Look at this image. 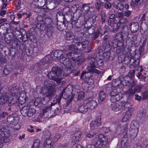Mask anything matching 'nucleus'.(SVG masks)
Listing matches in <instances>:
<instances>
[{
  "label": "nucleus",
  "mask_w": 148,
  "mask_h": 148,
  "mask_svg": "<svg viewBox=\"0 0 148 148\" xmlns=\"http://www.w3.org/2000/svg\"><path fill=\"white\" fill-rule=\"evenodd\" d=\"M99 60L98 58L96 57L95 58H92L90 59V66L88 67V69L89 72H84L81 73L80 76V78L82 79H86L89 78L91 77L92 75H89V74L91 73H96L97 74H99L100 73V72L98 71L97 69L94 68L97 67V60Z\"/></svg>",
  "instance_id": "1"
},
{
  "label": "nucleus",
  "mask_w": 148,
  "mask_h": 148,
  "mask_svg": "<svg viewBox=\"0 0 148 148\" xmlns=\"http://www.w3.org/2000/svg\"><path fill=\"white\" fill-rule=\"evenodd\" d=\"M62 72L63 71L60 68L53 66L52 69L51 71L49 72L47 76L49 78L56 81L57 84H59L63 77Z\"/></svg>",
  "instance_id": "2"
},
{
  "label": "nucleus",
  "mask_w": 148,
  "mask_h": 148,
  "mask_svg": "<svg viewBox=\"0 0 148 148\" xmlns=\"http://www.w3.org/2000/svg\"><path fill=\"white\" fill-rule=\"evenodd\" d=\"M56 90L53 88L48 89L45 88H41L40 93L45 97H43L42 101L43 103H47L49 102L55 95Z\"/></svg>",
  "instance_id": "3"
},
{
  "label": "nucleus",
  "mask_w": 148,
  "mask_h": 148,
  "mask_svg": "<svg viewBox=\"0 0 148 148\" xmlns=\"http://www.w3.org/2000/svg\"><path fill=\"white\" fill-rule=\"evenodd\" d=\"M125 58L124 59L126 63L129 64V67L130 68L136 67L139 64V60L138 58L137 59L135 57H133L130 54V52L128 51L125 54Z\"/></svg>",
  "instance_id": "4"
},
{
  "label": "nucleus",
  "mask_w": 148,
  "mask_h": 148,
  "mask_svg": "<svg viewBox=\"0 0 148 148\" xmlns=\"http://www.w3.org/2000/svg\"><path fill=\"white\" fill-rule=\"evenodd\" d=\"M121 84L123 86H130L133 88L136 85V81L132 78L121 75Z\"/></svg>",
  "instance_id": "5"
},
{
  "label": "nucleus",
  "mask_w": 148,
  "mask_h": 148,
  "mask_svg": "<svg viewBox=\"0 0 148 148\" xmlns=\"http://www.w3.org/2000/svg\"><path fill=\"white\" fill-rule=\"evenodd\" d=\"M48 20L50 21L51 19L49 18H43L41 16H38L37 18V25L40 29L43 30L45 29Z\"/></svg>",
  "instance_id": "6"
},
{
  "label": "nucleus",
  "mask_w": 148,
  "mask_h": 148,
  "mask_svg": "<svg viewBox=\"0 0 148 148\" xmlns=\"http://www.w3.org/2000/svg\"><path fill=\"white\" fill-rule=\"evenodd\" d=\"M84 104L87 106L88 109H93L95 108L97 106L96 101L93 99L92 98H88L84 101Z\"/></svg>",
  "instance_id": "7"
},
{
  "label": "nucleus",
  "mask_w": 148,
  "mask_h": 148,
  "mask_svg": "<svg viewBox=\"0 0 148 148\" xmlns=\"http://www.w3.org/2000/svg\"><path fill=\"white\" fill-rule=\"evenodd\" d=\"M115 39L112 40V45L113 47L117 46V41L122 42L124 41L123 34L122 33H117L115 35Z\"/></svg>",
  "instance_id": "8"
},
{
  "label": "nucleus",
  "mask_w": 148,
  "mask_h": 148,
  "mask_svg": "<svg viewBox=\"0 0 148 148\" xmlns=\"http://www.w3.org/2000/svg\"><path fill=\"white\" fill-rule=\"evenodd\" d=\"M89 42V41L88 40L83 41L82 40L76 46V49L79 50H83L88 47Z\"/></svg>",
  "instance_id": "9"
},
{
  "label": "nucleus",
  "mask_w": 148,
  "mask_h": 148,
  "mask_svg": "<svg viewBox=\"0 0 148 148\" xmlns=\"http://www.w3.org/2000/svg\"><path fill=\"white\" fill-rule=\"evenodd\" d=\"M87 106L84 104V101L83 105L80 104L76 107L75 111L81 113L86 112L88 111Z\"/></svg>",
  "instance_id": "10"
},
{
  "label": "nucleus",
  "mask_w": 148,
  "mask_h": 148,
  "mask_svg": "<svg viewBox=\"0 0 148 148\" xmlns=\"http://www.w3.org/2000/svg\"><path fill=\"white\" fill-rule=\"evenodd\" d=\"M122 106L123 105L121 103H112L110 106V108L112 110L115 112H117L120 110Z\"/></svg>",
  "instance_id": "11"
},
{
  "label": "nucleus",
  "mask_w": 148,
  "mask_h": 148,
  "mask_svg": "<svg viewBox=\"0 0 148 148\" xmlns=\"http://www.w3.org/2000/svg\"><path fill=\"white\" fill-rule=\"evenodd\" d=\"M82 133L80 131L76 132L74 135L73 136L72 139L70 140V141L72 143H75L79 141L81 137Z\"/></svg>",
  "instance_id": "12"
},
{
  "label": "nucleus",
  "mask_w": 148,
  "mask_h": 148,
  "mask_svg": "<svg viewBox=\"0 0 148 148\" xmlns=\"http://www.w3.org/2000/svg\"><path fill=\"white\" fill-rule=\"evenodd\" d=\"M130 24V29L132 32L135 33L138 30V23L137 22H133Z\"/></svg>",
  "instance_id": "13"
},
{
  "label": "nucleus",
  "mask_w": 148,
  "mask_h": 148,
  "mask_svg": "<svg viewBox=\"0 0 148 148\" xmlns=\"http://www.w3.org/2000/svg\"><path fill=\"white\" fill-rule=\"evenodd\" d=\"M26 94L23 92H20L19 95V98L18 97L16 98L17 99L18 101L21 104H22L26 102Z\"/></svg>",
  "instance_id": "14"
},
{
  "label": "nucleus",
  "mask_w": 148,
  "mask_h": 148,
  "mask_svg": "<svg viewBox=\"0 0 148 148\" xmlns=\"http://www.w3.org/2000/svg\"><path fill=\"white\" fill-rule=\"evenodd\" d=\"M99 136L94 138L92 141L93 143L95 145L96 147H97L99 148H101L102 146L103 145L100 139L99 138Z\"/></svg>",
  "instance_id": "15"
},
{
  "label": "nucleus",
  "mask_w": 148,
  "mask_h": 148,
  "mask_svg": "<svg viewBox=\"0 0 148 148\" xmlns=\"http://www.w3.org/2000/svg\"><path fill=\"white\" fill-rule=\"evenodd\" d=\"M63 51L65 53V55L69 59V60L70 59H71L72 60H75V58L76 57L75 56L76 54H75L74 52L71 51L66 53L67 52V51Z\"/></svg>",
  "instance_id": "16"
},
{
  "label": "nucleus",
  "mask_w": 148,
  "mask_h": 148,
  "mask_svg": "<svg viewBox=\"0 0 148 148\" xmlns=\"http://www.w3.org/2000/svg\"><path fill=\"white\" fill-rule=\"evenodd\" d=\"M63 95H65V90H63L62 91V96H63ZM61 97L62 96H57L54 98L53 101V102L51 103V104H52V106L57 103L59 104L60 103Z\"/></svg>",
  "instance_id": "17"
},
{
  "label": "nucleus",
  "mask_w": 148,
  "mask_h": 148,
  "mask_svg": "<svg viewBox=\"0 0 148 148\" xmlns=\"http://www.w3.org/2000/svg\"><path fill=\"white\" fill-rule=\"evenodd\" d=\"M59 14L60 15H62V18L63 19V21L65 23L66 22L68 23L69 22H70L72 19V16L71 15H68L67 14H66L64 16L63 15V14L62 12L58 13V14Z\"/></svg>",
  "instance_id": "18"
},
{
  "label": "nucleus",
  "mask_w": 148,
  "mask_h": 148,
  "mask_svg": "<svg viewBox=\"0 0 148 148\" xmlns=\"http://www.w3.org/2000/svg\"><path fill=\"white\" fill-rule=\"evenodd\" d=\"M139 127V123L138 121H132L130 124V128L132 130V131H133V130H138Z\"/></svg>",
  "instance_id": "19"
},
{
  "label": "nucleus",
  "mask_w": 148,
  "mask_h": 148,
  "mask_svg": "<svg viewBox=\"0 0 148 148\" xmlns=\"http://www.w3.org/2000/svg\"><path fill=\"white\" fill-rule=\"evenodd\" d=\"M98 136L103 145H106L108 144V141L107 136L102 134H100Z\"/></svg>",
  "instance_id": "20"
},
{
  "label": "nucleus",
  "mask_w": 148,
  "mask_h": 148,
  "mask_svg": "<svg viewBox=\"0 0 148 148\" xmlns=\"http://www.w3.org/2000/svg\"><path fill=\"white\" fill-rule=\"evenodd\" d=\"M113 7L119 10L122 11L124 8V5L121 3L114 2L112 4Z\"/></svg>",
  "instance_id": "21"
},
{
  "label": "nucleus",
  "mask_w": 148,
  "mask_h": 148,
  "mask_svg": "<svg viewBox=\"0 0 148 148\" xmlns=\"http://www.w3.org/2000/svg\"><path fill=\"white\" fill-rule=\"evenodd\" d=\"M66 23L63 21H58L57 23V27L58 29L60 31H62L65 29Z\"/></svg>",
  "instance_id": "22"
},
{
  "label": "nucleus",
  "mask_w": 148,
  "mask_h": 148,
  "mask_svg": "<svg viewBox=\"0 0 148 148\" xmlns=\"http://www.w3.org/2000/svg\"><path fill=\"white\" fill-rule=\"evenodd\" d=\"M106 97V94L104 91H101L99 94V102L101 103L105 99Z\"/></svg>",
  "instance_id": "23"
},
{
  "label": "nucleus",
  "mask_w": 148,
  "mask_h": 148,
  "mask_svg": "<svg viewBox=\"0 0 148 148\" xmlns=\"http://www.w3.org/2000/svg\"><path fill=\"white\" fill-rule=\"evenodd\" d=\"M29 106H25L23 107L21 110V112L22 115L24 116H27Z\"/></svg>",
  "instance_id": "24"
},
{
  "label": "nucleus",
  "mask_w": 148,
  "mask_h": 148,
  "mask_svg": "<svg viewBox=\"0 0 148 148\" xmlns=\"http://www.w3.org/2000/svg\"><path fill=\"white\" fill-rule=\"evenodd\" d=\"M127 139L125 136L123 137L122 138L121 144L119 146L121 148H125L127 145Z\"/></svg>",
  "instance_id": "25"
},
{
  "label": "nucleus",
  "mask_w": 148,
  "mask_h": 148,
  "mask_svg": "<svg viewBox=\"0 0 148 148\" xmlns=\"http://www.w3.org/2000/svg\"><path fill=\"white\" fill-rule=\"evenodd\" d=\"M122 25L121 23H118L117 24H114L113 26L112 29L111 30V32H115L119 30H121V26Z\"/></svg>",
  "instance_id": "26"
},
{
  "label": "nucleus",
  "mask_w": 148,
  "mask_h": 148,
  "mask_svg": "<svg viewBox=\"0 0 148 148\" xmlns=\"http://www.w3.org/2000/svg\"><path fill=\"white\" fill-rule=\"evenodd\" d=\"M112 85L114 87H116L120 84H121V76H120L119 78L115 79H114L112 82Z\"/></svg>",
  "instance_id": "27"
},
{
  "label": "nucleus",
  "mask_w": 148,
  "mask_h": 148,
  "mask_svg": "<svg viewBox=\"0 0 148 148\" xmlns=\"http://www.w3.org/2000/svg\"><path fill=\"white\" fill-rule=\"evenodd\" d=\"M9 100L8 96L6 95H1L0 97V104H3L6 103Z\"/></svg>",
  "instance_id": "28"
},
{
  "label": "nucleus",
  "mask_w": 148,
  "mask_h": 148,
  "mask_svg": "<svg viewBox=\"0 0 148 148\" xmlns=\"http://www.w3.org/2000/svg\"><path fill=\"white\" fill-rule=\"evenodd\" d=\"M140 114L142 119H145L146 120L148 119V114H147V110L143 109L140 111Z\"/></svg>",
  "instance_id": "29"
},
{
  "label": "nucleus",
  "mask_w": 148,
  "mask_h": 148,
  "mask_svg": "<svg viewBox=\"0 0 148 148\" xmlns=\"http://www.w3.org/2000/svg\"><path fill=\"white\" fill-rule=\"evenodd\" d=\"M14 103L11 105L12 107L13 108L14 111L17 112L20 109V103L18 101L17 99Z\"/></svg>",
  "instance_id": "30"
},
{
  "label": "nucleus",
  "mask_w": 148,
  "mask_h": 148,
  "mask_svg": "<svg viewBox=\"0 0 148 148\" xmlns=\"http://www.w3.org/2000/svg\"><path fill=\"white\" fill-rule=\"evenodd\" d=\"M53 83V82L51 81L49 79H46L44 82V85L45 86V87H44L43 88H45L48 89L52 88L51 87L53 85L52 84Z\"/></svg>",
  "instance_id": "31"
},
{
  "label": "nucleus",
  "mask_w": 148,
  "mask_h": 148,
  "mask_svg": "<svg viewBox=\"0 0 148 148\" xmlns=\"http://www.w3.org/2000/svg\"><path fill=\"white\" fill-rule=\"evenodd\" d=\"M82 57L81 56H76L75 58V60H73L75 61V65L79 67L82 63Z\"/></svg>",
  "instance_id": "32"
},
{
  "label": "nucleus",
  "mask_w": 148,
  "mask_h": 148,
  "mask_svg": "<svg viewBox=\"0 0 148 148\" xmlns=\"http://www.w3.org/2000/svg\"><path fill=\"white\" fill-rule=\"evenodd\" d=\"M136 92L135 90L132 88H130L126 91V94L129 97H131L132 96H133L135 93Z\"/></svg>",
  "instance_id": "33"
},
{
  "label": "nucleus",
  "mask_w": 148,
  "mask_h": 148,
  "mask_svg": "<svg viewBox=\"0 0 148 148\" xmlns=\"http://www.w3.org/2000/svg\"><path fill=\"white\" fill-rule=\"evenodd\" d=\"M53 27L51 25V24H50L49 25V24H48L47 30V34L48 37H50L51 36L53 32Z\"/></svg>",
  "instance_id": "34"
},
{
  "label": "nucleus",
  "mask_w": 148,
  "mask_h": 148,
  "mask_svg": "<svg viewBox=\"0 0 148 148\" xmlns=\"http://www.w3.org/2000/svg\"><path fill=\"white\" fill-rule=\"evenodd\" d=\"M27 116L31 117L33 116L36 112V110L32 108H30V107L28 110Z\"/></svg>",
  "instance_id": "35"
},
{
  "label": "nucleus",
  "mask_w": 148,
  "mask_h": 148,
  "mask_svg": "<svg viewBox=\"0 0 148 148\" xmlns=\"http://www.w3.org/2000/svg\"><path fill=\"white\" fill-rule=\"evenodd\" d=\"M9 135H6L5 134V135H3L0 138V141L1 143H6L9 142L10 141V139L9 138Z\"/></svg>",
  "instance_id": "36"
},
{
  "label": "nucleus",
  "mask_w": 148,
  "mask_h": 148,
  "mask_svg": "<svg viewBox=\"0 0 148 148\" xmlns=\"http://www.w3.org/2000/svg\"><path fill=\"white\" fill-rule=\"evenodd\" d=\"M103 48L105 52L109 51L110 49V45L109 41H107L103 44Z\"/></svg>",
  "instance_id": "37"
},
{
  "label": "nucleus",
  "mask_w": 148,
  "mask_h": 148,
  "mask_svg": "<svg viewBox=\"0 0 148 148\" xmlns=\"http://www.w3.org/2000/svg\"><path fill=\"white\" fill-rule=\"evenodd\" d=\"M61 58L60 59V61L61 63L63 64L64 65H66L69 63V59L66 57H64L63 55L61 57Z\"/></svg>",
  "instance_id": "38"
},
{
  "label": "nucleus",
  "mask_w": 148,
  "mask_h": 148,
  "mask_svg": "<svg viewBox=\"0 0 148 148\" xmlns=\"http://www.w3.org/2000/svg\"><path fill=\"white\" fill-rule=\"evenodd\" d=\"M127 36L126 40L128 41L130 40L131 41H133L134 40L136 39V36L134 34H127L126 35Z\"/></svg>",
  "instance_id": "39"
},
{
  "label": "nucleus",
  "mask_w": 148,
  "mask_h": 148,
  "mask_svg": "<svg viewBox=\"0 0 148 148\" xmlns=\"http://www.w3.org/2000/svg\"><path fill=\"white\" fill-rule=\"evenodd\" d=\"M96 28L95 25L87 27V31L89 34H92L95 31Z\"/></svg>",
  "instance_id": "40"
},
{
  "label": "nucleus",
  "mask_w": 148,
  "mask_h": 148,
  "mask_svg": "<svg viewBox=\"0 0 148 148\" xmlns=\"http://www.w3.org/2000/svg\"><path fill=\"white\" fill-rule=\"evenodd\" d=\"M95 5L97 10L99 11L100 8L103 5V3L100 0H96L95 2Z\"/></svg>",
  "instance_id": "41"
},
{
  "label": "nucleus",
  "mask_w": 148,
  "mask_h": 148,
  "mask_svg": "<svg viewBox=\"0 0 148 148\" xmlns=\"http://www.w3.org/2000/svg\"><path fill=\"white\" fill-rule=\"evenodd\" d=\"M121 97L120 96V95H117L116 96L111 97L110 101L113 103H114L120 100Z\"/></svg>",
  "instance_id": "42"
},
{
  "label": "nucleus",
  "mask_w": 148,
  "mask_h": 148,
  "mask_svg": "<svg viewBox=\"0 0 148 148\" xmlns=\"http://www.w3.org/2000/svg\"><path fill=\"white\" fill-rule=\"evenodd\" d=\"M121 30L122 33H123L126 35H127V34H128V27L127 25H122V26H121Z\"/></svg>",
  "instance_id": "43"
},
{
  "label": "nucleus",
  "mask_w": 148,
  "mask_h": 148,
  "mask_svg": "<svg viewBox=\"0 0 148 148\" xmlns=\"http://www.w3.org/2000/svg\"><path fill=\"white\" fill-rule=\"evenodd\" d=\"M53 55L55 57L60 60L62 56V52L60 51H56L53 53Z\"/></svg>",
  "instance_id": "44"
},
{
  "label": "nucleus",
  "mask_w": 148,
  "mask_h": 148,
  "mask_svg": "<svg viewBox=\"0 0 148 148\" xmlns=\"http://www.w3.org/2000/svg\"><path fill=\"white\" fill-rule=\"evenodd\" d=\"M51 143V140H45L43 144L44 148H50Z\"/></svg>",
  "instance_id": "45"
},
{
  "label": "nucleus",
  "mask_w": 148,
  "mask_h": 148,
  "mask_svg": "<svg viewBox=\"0 0 148 148\" xmlns=\"http://www.w3.org/2000/svg\"><path fill=\"white\" fill-rule=\"evenodd\" d=\"M15 118L13 116H8L7 117V121L10 124H13L15 121Z\"/></svg>",
  "instance_id": "46"
},
{
  "label": "nucleus",
  "mask_w": 148,
  "mask_h": 148,
  "mask_svg": "<svg viewBox=\"0 0 148 148\" xmlns=\"http://www.w3.org/2000/svg\"><path fill=\"white\" fill-rule=\"evenodd\" d=\"M16 49L15 48L12 47L10 48L9 53V55L10 57L13 58L15 56V54Z\"/></svg>",
  "instance_id": "47"
},
{
  "label": "nucleus",
  "mask_w": 148,
  "mask_h": 148,
  "mask_svg": "<svg viewBox=\"0 0 148 148\" xmlns=\"http://www.w3.org/2000/svg\"><path fill=\"white\" fill-rule=\"evenodd\" d=\"M40 144V140L38 139L35 140L33 145V147L35 148H39Z\"/></svg>",
  "instance_id": "48"
},
{
  "label": "nucleus",
  "mask_w": 148,
  "mask_h": 148,
  "mask_svg": "<svg viewBox=\"0 0 148 148\" xmlns=\"http://www.w3.org/2000/svg\"><path fill=\"white\" fill-rule=\"evenodd\" d=\"M100 34V30H97V32L92 34H93L92 37V38L94 40H95L99 37V35Z\"/></svg>",
  "instance_id": "49"
},
{
  "label": "nucleus",
  "mask_w": 148,
  "mask_h": 148,
  "mask_svg": "<svg viewBox=\"0 0 148 148\" xmlns=\"http://www.w3.org/2000/svg\"><path fill=\"white\" fill-rule=\"evenodd\" d=\"M52 104L48 105L47 106L44 107L43 109V111L44 113H46L49 111L51 109Z\"/></svg>",
  "instance_id": "50"
},
{
  "label": "nucleus",
  "mask_w": 148,
  "mask_h": 148,
  "mask_svg": "<svg viewBox=\"0 0 148 148\" xmlns=\"http://www.w3.org/2000/svg\"><path fill=\"white\" fill-rule=\"evenodd\" d=\"M51 134L49 131H47L44 133V138H45V140H51L50 138Z\"/></svg>",
  "instance_id": "51"
},
{
  "label": "nucleus",
  "mask_w": 148,
  "mask_h": 148,
  "mask_svg": "<svg viewBox=\"0 0 148 148\" xmlns=\"http://www.w3.org/2000/svg\"><path fill=\"white\" fill-rule=\"evenodd\" d=\"M101 22L102 24L104 23L106 19V15L105 13L101 14Z\"/></svg>",
  "instance_id": "52"
},
{
  "label": "nucleus",
  "mask_w": 148,
  "mask_h": 148,
  "mask_svg": "<svg viewBox=\"0 0 148 148\" xmlns=\"http://www.w3.org/2000/svg\"><path fill=\"white\" fill-rule=\"evenodd\" d=\"M49 60V58L47 57L44 58L40 61V64L41 66L44 65L47 63Z\"/></svg>",
  "instance_id": "53"
},
{
  "label": "nucleus",
  "mask_w": 148,
  "mask_h": 148,
  "mask_svg": "<svg viewBox=\"0 0 148 148\" xmlns=\"http://www.w3.org/2000/svg\"><path fill=\"white\" fill-rule=\"evenodd\" d=\"M10 72V69H8L7 66H5L4 67L3 70V73L5 75H7Z\"/></svg>",
  "instance_id": "54"
},
{
  "label": "nucleus",
  "mask_w": 148,
  "mask_h": 148,
  "mask_svg": "<svg viewBox=\"0 0 148 148\" xmlns=\"http://www.w3.org/2000/svg\"><path fill=\"white\" fill-rule=\"evenodd\" d=\"M82 40L81 37L77 38L76 39H75L73 40L74 44H73L75 46L77 45L78 43H79Z\"/></svg>",
  "instance_id": "55"
},
{
  "label": "nucleus",
  "mask_w": 148,
  "mask_h": 148,
  "mask_svg": "<svg viewBox=\"0 0 148 148\" xmlns=\"http://www.w3.org/2000/svg\"><path fill=\"white\" fill-rule=\"evenodd\" d=\"M8 113L7 112H0V120L4 118L5 116H8Z\"/></svg>",
  "instance_id": "56"
},
{
  "label": "nucleus",
  "mask_w": 148,
  "mask_h": 148,
  "mask_svg": "<svg viewBox=\"0 0 148 148\" xmlns=\"http://www.w3.org/2000/svg\"><path fill=\"white\" fill-rule=\"evenodd\" d=\"M67 49H69V50L70 51H74L75 50H76V46H75L73 44H72V45H68L67 47Z\"/></svg>",
  "instance_id": "57"
},
{
  "label": "nucleus",
  "mask_w": 148,
  "mask_h": 148,
  "mask_svg": "<svg viewBox=\"0 0 148 148\" xmlns=\"http://www.w3.org/2000/svg\"><path fill=\"white\" fill-rule=\"evenodd\" d=\"M16 100V99L13 98H10V99H9L7 101L8 106H11L12 104L14 103V102H15Z\"/></svg>",
  "instance_id": "58"
},
{
  "label": "nucleus",
  "mask_w": 148,
  "mask_h": 148,
  "mask_svg": "<svg viewBox=\"0 0 148 148\" xmlns=\"http://www.w3.org/2000/svg\"><path fill=\"white\" fill-rule=\"evenodd\" d=\"M62 136V135L59 133H57L54 136L53 141L55 142H56Z\"/></svg>",
  "instance_id": "59"
},
{
  "label": "nucleus",
  "mask_w": 148,
  "mask_h": 148,
  "mask_svg": "<svg viewBox=\"0 0 148 148\" xmlns=\"http://www.w3.org/2000/svg\"><path fill=\"white\" fill-rule=\"evenodd\" d=\"M148 99V91H145L142 95V99L146 100Z\"/></svg>",
  "instance_id": "60"
},
{
  "label": "nucleus",
  "mask_w": 148,
  "mask_h": 148,
  "mask_svg": "<svg viewBox=\"0 0 148 148\" xmlns=\"http://www.w3.org/2000/svg\"><path fill=\"white\" fill-rule=\"evenodd\" d=\"M138 132V130H133V131H132V132H133V133L131 134V136L132 137V138H135L137 136V134Z\"/></svg>",
  "instance_id": "61"
},
{
  "label": "nucleus",
  "mask_w": 148,
  "mask_h": 148,
  "mask_svg": "<svg viewBox=\"0 0 148 148\" xmlns=\"http://www.w3.org/2000/svg\"><path fill=\"white\" fill-rule=\"evenodd\" d=\"M104 8L106 9H110L112 7V4L109 2H106L104 5Z\"/></svg>",
  "instance_id": "62"
},
{
  "label": "nucleus",
  "mask_w": 148,
  "mask_h": 148,
  "mask_svg": "<svg viewBox=\"0 0 148 148\" xmlns=\"http://www.w3.org/2000/svg\"><path fill=\"white\" fill-rule=\"evenodd\" d=\"M135 73V71L134 70H130L128 73V75L127 76L132 78L133 76H134Z\"/></svg>",
  "instance_id": "63"
},
{
  "label": "nucleus",
  "mask_w": 148,
  "mask_h": 148,
  "mask_svg": "<svg viewBox=\"0 0 148 148\" xmlns=\"http://www.w3.org/2000/svg\"><path fill=\"white\" fill-rule=\"evenodd\" d=\"M120 23L123 24H127L128 22V20L126 17H123L120 19Z\"/></svg>",
  "instance_id": "64"
}]
</instances>
